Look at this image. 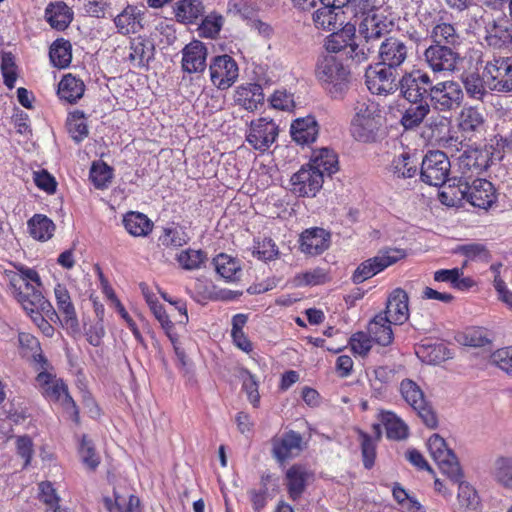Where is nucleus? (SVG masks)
Listing matches in <instances>:
<instances>
[{"mask_svg":"<svg viewBox=\"0 0 512 512\" xmlns=\"http://www.w3.org/2000/svg\"><path fill=\"white\" fill-rule=\"evenodd\" d=\"M362 42L353 49L352 60L362 63L376 54L378 62L366 71V83L371 92H389L408 57V47L399 38L388 36L386 21L377 14L367 15L359 24Z\"/></svg>","mask_w":512,"mask_h":512,"instance_id":"obj_1","label":"nucleus"},{"mask_svg":"<svg viewBox=\"0 0 512 512\" xmlns=\"http://www.w3.org/2000/svg\"><path fill=\"white\" fill-rule=\"evenodd\" d=\"M315 75L321 87L331 99H344L350 89V69L334 55L323 56L317 61Z\"/></svg>","mask_w":512,"mask_h":512,"instance_id":"obj_2","label":"nucleus"},{"mask_svg":"<svg viewBox=\"0 0 512 512\" xmlns=\"http://www.w3.org/2000/svg\"><path fill=\"white\" fill-rule=\"evenodd\" d=\"M351 120L352 137L363 143H373L384 135L383 116L379 104L369 99H362L354 106Z\"/></svg>","mask_w":512,"mask_h":512,"instance_id":"obj_3","label":"nucleus"},{"mask_svg":"<svg viewBox=\"0 0 512 512\" xmlns=\"http://www.w3.org/2000/svg\"><path fill=\"white\" fill-rule=\"evenodd\" d=\"M496 138L491 140L489 146L484 147H469L464 150L463 153L458 157V171L459 176L453 178V185H456V181L462 182L472 180L474 177L480 175L483 171L493 164L495 161H501L507 150H502L495 143Z\"/></svg>","mask_w":512,"mask_h":512,"instance_id":"obj_4","label":"nucleus"},{"mask_svg":"<svg viewBox=\"0 0 512 512\" xmlns=\"http://www.w3.org/2000/svg\"><path fill=\"white\" fill-rule=\"evenodd\" d=\"M490 83V90L497 93H512V57L481 55L477 60Z\"/></svg>","mask_w":512,"mask_h":512,"instance_id":"obj_5","label":"nucleus"},{"mask_svg":"<svg viewBox=\"0 0 512 512\" xmlns=\"http://www.w3.org/2000/svg\"><path fill=\"white\" fill-rule=\"evenodd\" d=\"M432 80L428 73L414 69L400 74L395 81V87L389 92H372L377 95H390L400 91V95L407 101H428L432 88Z\"/></svg>","mask_w":512,"mask_h":512,"instance_id":"obj_6","label":"nucleus"},{"mask_svg":"<svg viewBox=\"0 0 512 512\" xmlns=\"http://www.w3.org/2000/svg\"><path fill=\"white\" fill-rule=\"evenodd\" d=\"M45 399L50 402L60 403L71 419L79 422V409L68 392L67 385L62 379L55 378L48 372H40L36 378Z\"/></svg>","mask_w":512,"mask_h":512,"instance_id":"obj_7","label":"nucleus"},{"mask_svg":"<svg viewBox=\"0 0 512 512\" xmlns=\"http://www.w3.org/2000/svg\"><path fill=\"white\" fill-rule=\"evenodd\" d=\"M407 253L404 249L400 248H385L378 252L372 258H369L358 265L352 274V282L354 284H361L364 281L372 278L378 273L382 272L389 266L404 259Z\"/></svg>","mask_w":512,"mask_h":512,"instance_id":"obj_8","label":"nucleus"},{"mask_svg":"<svg viewBox=\"0 0 512 512\" xmlns=\"http://www.w3.org/2000/svg\"><path fill=\"white\" fill-rule=\"evenodd\" d=\"M431 457L438 464L443 474L454 483H460L462 470L455 453L448 448L446 441L439 434H433L427 442Z\"/></svg>","mask_w":512,"mask_h":512,"instance_id":"obj_9","label":"nucleus"},{"mask_svg":"<svg viewBox=\"0 0 512 512\" xmlns=\"http://www.w3.org/2000/svg\"><path fill=\"white\" fill-rule=\"evenodd\" d=\"M450 171V160L443 151H429L421 163L420 179L430 186L439 187L453 181V178H449Z\"/></svg>","mask_w":512,"mask_h":512,"instance_id":"obj_10","label":"nucleus"},{"mask_svg":"<svg viewBox=\"0 0 512 512\" xmlns=\"http://www.w3.org/2000/svg\"><path fill=\"white\" fill-rule=\"evenodd\" d=\"M464 93L461 85L454 80H445L432 84L429 93L430 105L437 111L456 110L463 101Z\"/></svg>","mask_w":512,"mask_h":512,"instance_id":"obj_11","label":"nucleus"},{"mask_svg":"<svg viewBox=\"0 0 512 512\" xmlns=\"http://www.w3.org/2000/svg\"><path fill=\"white\" fill-rule=\"evenodd\" d=\"M400 393L405 402L417 413L422 422L429 428L437 426V417L424 397L419 385L411 379L400 383Z\"/></svg>","mask_w":512,"mask_h":512,"instance_id":"obj_12","label":"nucleus"},{"mask_svg":"<svg viewBox=\"0 0 512 512\" xmlns=\"http://www.w3.org/2000/svg\"><path fill=\"white\" fill-rule=\"evenodd\" d=\"M456 185L460 188L463 198L474 207L488 209L497 200L494 185L486 179L477 177L472 180L458 182Z\"/></svg>","mask_w":512,"mask_h":512,"instance_id":"obj_13","label":"nucleus"},{"mask_svg":"<svg viewBox=\"0 0 512 512\" xmlns=\"http://www.w3.org/2000/svg\"><path fill=\"white\" fill-rule=\"evenodd\" d=\"M424 59L434 73H453L457 69L461 56L455 48L431 44L425 49Z\"/></svg>","mask_w":512,"mask_h":512,"instance_id":"obj_14","label":"nucleus"},{"mask_svg":"<svg viewBox=\"0 0 512 512\" xmlns=\"http://www.w3.org/2000/svg\"><path fill=\"white\" fill-rule=\"evenodd\" d=\"M292 191L299 197H314L322 188L324 177L320 170H314L308 164L291 177Z\"/></svg>","mask_w":512,"mask_h":512,"instance_id":"obj_15","label":"nucleus"},{"mask_svg":"<svg viewBox=\"0 0 512 512\" xmlns=\"http://www.w3.org/2000/svg\"><path fill=\"white\" fill-rule=\"evenodd\" d=\"M209 70L211 82L219 89L229 88L238 78V65L227 54L214 57Z\"/></svg>","mask_w":512,"mask_h":512,"instance_id":"obj_16","label":"nucleus"},{"mask_svg":"<svg viewBox=\"0 0 512 512\" xmlns=\"http://www.w3.org/2000/svg\"><path fill=\"white\" fill-rule=\"evenodd\" d=\"M277 135L278 126L273 120L259 118L251 122L246 140L254 149L265 151L274 143Z\"/></svg>","mask_w":512,"mask_h":512,"instance_id":"obj_17","label":"nucleus"},{"mask_svg":"<svg viewBox=\"0 0 512 512\" xmlns=\"http://www.w3.org/2000/svg\"><path fill=\"white\" fill-rule=\"evenodd\" d=\"M362 35L356 37V27L351 23H344L338 31H333L325 41V48L328 52L338 53L348 49L347 54L352 59L353 49L362 42Z\"/></svg>","mask_w":512,"mask_h":512,"instance_id":"obj_18","label":"nucleus"},{"mask_svg":"<svg viewBox=\"0 0 512 512\" xmlns=\"http://www.w3.org/2000/svg\"><path fill=\"white\" fill-rule=\"evenodd\" d=\"M331 242V234L324 228L313 227L300 234V251L309 256H317L326 251Z\"/></svg>","mask_w":512,"mask_h":512,"instance_id":"obj_19","label":"nucleus"},{"mask_svg":"<svg viewBox=\"0 0 512 512\" xmlns=\"http://www.w3.org/2000/svg\"><path fill=\"white\" fill-rule=\"evenodd\" d=\"M314 473L304 464H293L285 473L286 488L293 501L301 498Z\"/></svg>","mask_w":512,"mask_h":512,"instance_id":"obj_20","label":"nucleus"},{"mask_svg":"<svg viewBox=\"0 0 512 512\" xmlns=\"http://www.w3.org/2000/svg\"><path fill=\"white\" fill-rule=\"evenodd\" d=\"M475 71H464L461 75V82L466 95L473 100L484 101L492 92L487 76L483 73L481 65Z\"/></svg>","mask_w":512,"mask_h":512,"instance_id":"obj_21","label":"nucleus"},{"mask_svg":"<svg viewBox=\"0 0 512 512\" xmlns=\"http://www.w3.org/2000/svg\"><path fill=\"white\" fill-rule=\"evenodd\" d=\"M54 295L61 324L64 328L77 330L79 321L75 306L72 302L70 293L65 285L58 283L54 287Z\"/></svg>","mask_w":512,"mask_h":512,"instance_id":"obj_22","label":"nucleus"},{"mask_svg":"<svg viewBox=\"0 0 512 512\" xmlns=\"http://www.w3.org/2000/svg\"><path fill=\"white\" fill-rule=\"evenodd\" d=\"M5 275L9 279V288L15 297V299L21 304L23 309H32L31 307L41 306L45 304V297L41 290H33L32 292H26L25 289L21 288L19 272L17 270H5Z\"/></svg>","mask_w":512,"mask_h":512,"instance_id":"obj_23","label":"nucleus"},{"mask_svg":"<svg viewBox=\"0 0 512 512\" xmlns=\"http://www.w3.org/2000/svg\"><path fill=\"white\" fill-rule=\"evenodd\" d=\"M207 48L201 41H192L182 50V69L189 74L202 73L206 68Z\"/></svg>","mask_w":512,"mask_h":512,"instance_id":"obj_24","label":"nucleus"},{"mask_svg":"<svg viewBox=\"0 0 512 512\" xmlns=\"http://www.w3.org/2000/svg\"><path fill=\"white\" fill-rule=\"evenodd\" d=\"M409 297L401 288L393 290L386 303V309L382 312L387 315L394 325H402L409 319Z\"/></svg>","mask_w":512,"mask_h":512,"instance_id":"obj_25","label":"nucleus"},{"mask_svg":"<svg viewBox=\"0 0 512 512\" xmlns=\"http://www.w3.org/2000/svg\"><path fill=\"white\" fill-rule=\"evenodd\" d=\"M429 38L432 44L447 45L452 48L459 47L464 40L462 33L456 24L451 23L448 16H445L439 24L430 31Z\"/></svg>","mask_w":512,"mask_h":512,"instance_id":"obj_26","label":"nucleus"},{"mask_svg":"<svg viewBox=\"0 0 512 512\" xmlns=\"http://www.w3.org/2000/svg\"><path fill=\"white\" fill-rule=\"evenodd\" d=\"M302 436L300 433L290 430L281 437L273 439V456L280 462L297 455L302 450Z\"/></svg>","mask_w":512,"mask_h":512,"instance_id":"obj_27","label":"nucleus"},{"mask_svg":"<svg viewBox=\"0 0 512 512\" xmlns=\"http://www.w3.org/2000/svg\"><path fill=\"white\" fill-rule=\"evenodd\" d=\"M318 132V123L311 115L294 120L290 127L292 139L301 145L313 143L318 136Z\"/></svg>","mask_w":512,"mask_h":512,"instance_id":"obj_28","label":"nucleus"},{"mask_svg":"<svg viewBox=\"0 0 512 512\" xmlns=\"http://www.w3.org/2000/svg\"><path fill=\"white\" fill-rule=\"evenodd\" d=\"M129 59L139 68H148L155 56V45L152 40L138 36L130 41Z\"/></svg>","mask_w":512,"mask_h":512,"instance_id":"obj_29","label":"nucleus"},{"mask_svg":"<svg viewBox=\"0 0 512 512\" xmlns=\"http://www.w3.org/2000/svg\"><path fill=\"white\" fill-rule=\"evenodd\" d=\"M263 88L257 83H248L237 88L235 103L247 111L257 110L264 103Z\"/></svg>","mask_w":512,"mask_h":512,"instance_id":"obj_30","label":"nucleus"},{"mask_svg":"<svg viewBox=\"0 0 512 512\" xmlns=\"http://www.w3.org/2000/svg\"><path fill=\"white\" fill-rule=\"evenodd\" d=\"M390 318L379 313L368 324V332L373 341L381 346H389L394 340Z\"/></svg>","mask_w":512,"mask_h":512,"instance_id":"obj_31","label":"nucleus"},{"mask_svg":"<svg viewBox=\"0 0 512 512\" xmlns=\"http://www.w3.org/2000/svg\"><path fill=\"white\" fill-rule=\"evenodd\" d=\"M312 21L319 30L334 31L345 23L346 18L338 10L322 5L312 13Z\"/></svg>","mask_w":512,"mask_h":512,"instance_id":"obj_32","label":"nucleus"},{"mask_svg":"<svg viewBox=\"0 0 512 512\" xmlns=\"http://www.w3.org/2000/svg\"><path fill=\"white\" fill-rule=\"evenodd\" d=\"M485 42L489 47L501 49L512 43V27L507 20L494 21L486 28Z\"/></svg>","mask_w":512,"mask_h":512,"instance_id":"obj_33","label":"nucleus"},{"mask_svg":"<svg viewBox=\"0 0 512 512\" xmlns=\"http://www.w3.org/2000/svg\"><path fill=\"white\" fill-rule=\"evenodd\" d=\"M141 21V11L137 7L131 5H128L114 18V24L118 32L123 35L139 32L142 29Z\"/></svg>","mask_w":512,"mask_h":512,"instance_id":"obj_34","label":"nucleus"},{"mask_svg":"<svg viewBox=\"0 0 512 512\" xmlns=\"http://www.w3.org/2000/svg\"><path fill=\"white\" fill-rule=\"evenodd\" d=\"M409 106L402 113L400 123L405 130L420 126L431 110L428 101H408Z\"/></svg>","mask_w":512,"mask_h":512,"instance_id":"obj_35","label":"nucleus"},{"mask_svg":"<svg viewBox=\"0 0 512 512\" xmlns=\"http://www.w3.org/2000/svg\"><path fill=\"white\" fill-rule=\"evenodd\" d=\"M45 18L52 28L63 31L71 23L73 12L66 3L57 1L46 7Z\"/></svg>","mask_w":512,"mask_h":512,"instance_id":"obj_36","label":"nucleus"},{"mask_svg":"<svg viewBox=\"0 0 512 512\" xmlns=\"http://www.w3.org/2000/svg\"><path fill=\"white\" fill-rule=\"evenodd\" d=\"M126 231L134 237H146L152 232L153 222L147 215L138 211H129L123 216Z\"/></svg>","mask_w":512,"mask_h":512,"instance_id":"obj_37","label":"nucleus"},{"mask_svg":"<svg viewBox=\"0 0 512 512\" xmlns=\"http://www.w3.org/2000/svg\"><path fill=\"white\" fill-rule=\"evenodd\" d=\"M84 91V82L81 79L68 74L59 82L57 94L61 100L73 104L83 97Z\"/></svg>","mask_w":512,"mask_h":512,"instance_id":"obj_38","label":"nucleus"},{"mask_svg":"<svg viewBox=\"0 0 512 512\" xmlns=\"http://www.w3.org/2000/svg\"><path fill=\"white\" fill-rule=\"evenodd\" d=\"M30 236L38 241H48L55 232L54 222L44 214H35L27 221Z\"/></svg>","mask_w":512,"mask_h":512,"instance_id":"obj_39","label":"nucleus"},{"mask_svg":"<svg viewBox=\"0 0 512 512\" xmlns=\"http://www.w3.org/2000/svg\"><path fill=\"white\" fill-rule=\"evenodd\" d=\"M308 165L314 170H320L323 176L325 174L331 176L338 170V158L333 150L321 148L314 151Z\"/></svg>","mask_w":512,"mask_h":512,"instance_id":"obj_40","label":"nucleus"},{"mask_svg":"<svg viewBox=\"0 0 512 512\" xmlns=\"http://www.w3.org/2000/svg\"><path fill=\"white\" fill-rule=\"evenodd\" d=\"M418 164L409 153L404 152L395 156L389 165V172L394 178L407 179L417 174Z\"/></svg>","mask_w":512,"mask_h":512,"instance_id":"obj_41","label":"nucleus"},{"mask_svg":"<svg viewBox=\"0 0 512 512\" xmlns=\"http://www.w3.org/2000/svg\"><path fill=\"white\" fill-rule=\"evenodd\" d=\"M45 304L41 303V306L31 307L32 309H24L31 317L32 321L37 325L41 332L47 336L52 337L54 335V327L44 318L43 313L47 316H52L59 319V315L56 310L52 307L51 303L45 298Z\"/></svg>","mask_w":512,"mask_h":512,"instance_id":"obj_42","label":"nucleus"},{"mask_svg":"<svg viewBox=\"0 0 512 512\" xmlns=\"http://www.w3.org/2000/svg\"><path fill=\"white\" fill-rule=\"evenodd\" d=\"M381 422L386 429V436L392 440H404L409 435L405 422L391 411L381 412Z\"/></svg>","mask_w":512,"mask_h":512,"instance_id":"obj_43","label":"nucleus"},{"mask_svg":"<svg viewBox=\"0 0 512 512\" xmlns=\"http://www.w3.org/2000/svg\"><path fill=\"white\" fill-rule=\"evenodd\" d=\"M491 475L501 487L512 490V456H498L493 462Z\"/></svg>","mask_w":512,"mask_h":512,"instance_id":"obj_44","label":"nucleus"},{"mask_svg":"<svg viewBox=\"0 0 512 512\" xmlns=\"http://www.w3.org/2000/svg\"><path fill=\"white\" fill-rule=\"evenodd\" d=\"M484 127V117L482 113L474 108H464L459 118V128L466 135L479 133Z\"/></svg>","mask_w":512,"mask_h":512,"instance_id":"obj_45","label":"nucleus"},{"mask_svg":"<svg viewBox=\"0 0 512 512\" xmlns=\"http://www.w3.org/2000/svg\"><path fill=\"white\" fill-rule=\"evenodd\" d=\"M78 454L83 465L90 471H95L101 463V457L94 442L83 434L78 444Z\"/></svg>","mask_w":512,"mask_h":512,"instance_id":"obj_46","label":"nucleus"},{"mask_svg":"<svg viewBox=\"0 0 512 512\" xmlns=\"http://www.w3.org/2000/svg\"><path fill=\"white\" fill-rule=\"evenodd\" d=\"M72 46L64 38L56 39L50 46L49 57L52 64L58 68H66L72 60Z\"/></svg>","mask_w":512,"mask_h":512,"instance_id":"obj_47","label":"nucleus"},{"mask_svg":"<svg viewBox=\"0 0 512 512\" xmlns=\"http://www.w3.org/2000/svg\"><path fill=\"white\" fill-rule=\"evenodd\" d=\"M204 12L200 0H180L176 4V18L183 23H193L202 17Z\"/></svg>","mask_w":512,"mask_h":512,"instance_id":"obj_48","label":"nucleus"},{"mask_svg":"<svg viewBox=\"0 0 512 512\" xmlns=\"http://www.w3.org/2000/svg\"><path fill=\"white\" fill-rule=\"evenodd\" d=\"M213 264L216 272L226 281H235L239 278L237 274L240 272V265L235 258L221 253L213 259Z\"/></svg>","mask_w":512,"mask_h":512,"instance_id":"obj_49","label":"nucleus"},{"mask_svg":"<svg viewBox=\"0 0 512 512\" xmlns=\"http://www.w3.org/2000/svg\"><path fill=\"white\" fill-rule=\"evenodd\" d=\"M67 129L76 143H80L88 136V125L82 111L76 110L67 118Z\"/></svg>","mask_w":512,"mask_h":512,"instance_id":"obj_50","label":"nucleus"},{"mask_svg":"<svg viewBox=\"0 0 512 512\" xmlns=\"http://www.w3.org/2000/svg\"><path fill=\"white\" fill-rule=\"evenodd\" d=\"M445 16H448L447 11L428 7H420L416 14L419 27L428 33H430L433 27L439 24Z\"/></svg>","mask_w":512,"mask_h":512,"instance_id":"obj_51","label":"nucleus"},{"mask_svg":"<svg viewBox=\"0 0 512 512\" xmlns=\"http://www.w3.org/2000/svg\"><path fill=\"white\" fill-rule=\"evenodd\" d=\"M89 178L97 189H105L113 178V169L103 161L94 162L90 168Z\"/></svg>","mask_w":512,"mask_h":512,"instance_id":"obj_52","label":"nucleus"},{"mask_svg":"<svg viewBox=\"0 0 512 512\" xmlns=\"http://www.w3.org/2000/svg\"><path fill=\"white\" fill-rule=\"evenodd\" d=\"M207 254L202 250L186 249L177 255L179 265L188 271L198 270L207 261Z\"/></svg>","mask_w":512,"mask_h":512,"instance_id":"obj_53","label":"nucleus"},{"mask_svg":"<svg viewBox=\"0 0 512 512\" xmlns=\"http://www.w3.org/2000/svg\"><path fill=\"white\" fill-rule=\"evenodd\" d=\"M0 68L5 86L9 89H13L18 74L15 56L11 52L2 53Z\"/></svg>","mask_w":512,"mask_h":512,"instance_id":"obj_54","label":"nucleus"},{"mask_svg":"<svg viewBox=\"0 0 512 512\" xmlns=\"http://www.w3.org/2000/svg\"><path fill=\"white\" fill-rule=\"evenodd\" d=\"M328 280V275L323 268L317 267L312 270L297 274L294 277V284L297 287L316 286L324 284Z\"/></svg>","mask_w":512,"mask_h":512,"instance_id":"obj_55","label":"nucleus"},{"mask_svg":"<svg viewBox=\"0 0 512 512\" xmlns=\"http://www.w3.org/2000/svg\"><path fill=\"white\" fill-rule=\"evenodd\" d=\"M242 390L246 393L248 401L257 408L260 405L259 383L250 371L241 372Z\"/></svg>","mask_w":512,"mask_h":512,"instance_id":"obj_56","label":"nucleus"},{"mask_svg":"<svg viewBox=\"0 0 512 512\" xmlns=\"http://www.w3.org/2000/svg\"><path fill=\"white\" fill-rule=\"evenodd\" d=\"M15 270L19 272L22 282L25 284V291L32 292L33 290H40L42 287L41 278L34 268H30L21 263H12Z\"/></svg>","mask_w":512,"mask_h":512,"instance_id":"obj_57","label":"nucleus"},{"mask_svg":"<svg viewBox=\"0 0 512 512\" xmlns=\"http://www.w3.org/2000/svg\"><path fill=\"white\" fill-rule=\"evenodd\" d=\"M164 246L181 247L187 244L189 238L183 229L179 226L171 225L163 229V234L159 238Z\"/></svg>","mask_w":512,"mask_h":512,"instance_id":"obj_58","label":"nucleus"},{"mask_svg":"<svg viewBox=\"0 0 512 512\" xmlns=\"http://www.w3.org/2000/svg\"><path fill=\"white\" fill-rule=\"evenodd\" d=\"M396 371L390 366H378L367 372L369 381L375 389H381L382 385L391 383L395 378Z\"/></svg>","mask_w":512,"mask_h":512,"instance_id":"obj_59","label":"nucleus"},{"mask_svg":"<svg viewBox=\"0 0 512 512\" xmlns=\"http://www.w3.org/2000/svg\"><path fill=\"white\" fill-rule=\"evenodd\" d=\"M361 454L363 465L366 469H371L375 464L376 443L373 438L366 432L360 431Z\"/></svg>","mask_w":512,"mask_h":512,"instance_id":"obj_60","label":"nucleus"},{"mask_svg":"<svg viewBox=\"0 0 512 512\" xmlns=\"http://www.w3.org/2000/svg\"><path fill=\"white\" fill-rule=\"evenodd\" d=\"M457 253H460L470 260L488 261L490 253L486 246L481 243L463 244L457 247Z\"/></svg>","mask_w":512,"mask_h":512,"instance_id":"obj_61","label":"nucleus"},{"mask_svg":"<svg viewBox=\"0 0 512 512\" xmlns=\"http://www.w3.org/2000/svg\"><path fill=\"white\" fill-rule=\"evenodd\" d=\"M490 361L508 375H512V346L494 351L490 356Z\"/></svg>","mask_w":512,"mask_h":512,"instance_id":"obj_62","label":"nucleus"},{"mask_svg":"<svg viewBox=\"0 0 512 512\" xmlns=\"http://www.w3.org/2000/svg\"><path fill=\"white\" fill-rule=\"evenodd\" d=\"M269 101L273 108L283 111H291L295 107L294 96L286 89L275 90Z\"/></svg>","mask_w":512,"mask_h":512,"instance_id":"obj_63","label":"nucleus"},{"mask_svg":"<svg viewBox=\"0 0 512 512\" xmlns=\"http://www.w3.org/2000/svg\"><path fill=\"white\" fill-rule=\"evenodd\" d=\"M223 18L220 15H208L199 27L200 34L207 38H214L221 30Z\"/></svg>","mask_w":512,"mask_h":512,"instance_id":"obj_64","label":"nucleus"}]
</instances>
